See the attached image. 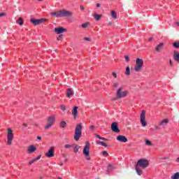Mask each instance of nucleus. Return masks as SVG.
Masks as SVG:
<instances>
[{
	"mask_svg": "<svg viewBox=\"0 0 179 179\" xmlns=\"http://www.w3.org/2000/svg\"><path fill=\"white\" fill-rule=\"evenodd\" d=\"M55 124V115L49 116L47 119V124L44 127V129H50Z\"/></svg>",
	"mask_w": 179,
	"mask_h": 179,
	"instance_id": "4",
	"label": "nucleus"
},
{
	"mask_svg": "<svg viewBox=\"0 0 179 179\" xmlns=\"http://www.w3.org/2000/svg\"><path fill=\"white\" fill-rule=\"evenodd\" d=\"M73 94L74 93H73V90H72V88L67 89L66 92V97H68V99H71V97H72Z\"/></svg>",
	"mask_w": 179,
	"mask_h": 179,
	"instance_id": "15",
	"label": "nucleus"
},
{
	"mask_svg": "<svg viewBox=\"0 0 179 179\" xmlns=\"http://www.w3.org/2000/svg\"><path fill=\"white\" fill-rule=\"evenodd\" d=\"M176 25L179 27V22H176Z\"/></svg>",
	"mask_w": 179,
	"mask_h": 179,
	"instance_id": "55",
	"label": "nucleus"
},
{
	"mask_svg": "<svg viewBox=\"0 0 179 179\" xmlns=\"http://www.w3.org/2000/svg\"><path fill=\"white\" fill-rule=\"evenodd\" d=\"M71 113H72L73 116L74 117V118H76V117H78V106H75L73 108V109L71 111Z\"/></svg>",
	"mask_w": 179,
	"mask_h": 179,
	"instance_id": "19",
	"label": "nucleus"
},
{
	"mask_svg": "<svg viewBox=\"0 0 179 179\" xmlns=\"http://www.w3.org/2000/svg\"><path fill=\"white\" fill-rule=\"evenodd\" d=\"M22 125H23V127H24L25 128H27V124L23 123Z\"/></svg>",
	"mask_w": 179,
	"mask_h": 179,
	"instance_id": "48",
	"label": "nucleus"
},
{
	"mask_svg": "<svg viewBox=\"0 0 179 179\" xmlns=\"http://www.w3.org/2000/svg\"><path fill=\"white\" fill-rule=\"evenodd\" d=\"M143 66V60L142 59L137 58L136 60V66L134 67V71L136 72H140Z\"/></svg>",
	"mask_w": 179,
	"mask_h": 179,
	"instance_id": "6",
	"label": "nucleus"
},
{
	"mask_svg": "<svg viewBox=\"0 0 179 179\" xmlns=\"http://www.w3.org/2000/svg\"><path fill=\"white\" fill-rule=\"evenodd\" d=\"M118 85H119L118 83H113V87L117 89V87H118Z\"/></svg>",
	"mask_w": 179,
	"mask_h": 179,
	"instance_id": "39",
	"label": "nucleus"
},
{
	"mask_svg": "<svg viewBox=\"0 0 179 179\" xmlns=\"http://www.w3.org/2000/svg\"><path fill=\"white\" fill-rule=\"evenodd\" d=\"M60 127L62 128H65V127H66V122L65 121H62L60 123Z\"/></svg>",
	"mask_w": 179,
	"mask_h": 179,
	"instance_id": "30",
	"label": "nucleus"
},
{
	"mask_svg": "<svg viewBox=\"0 0 179 179\" xmlns=\"http://www.w3.org/2000/svg\"><path fill=\"white\" fill-rule=\"evenodd\" d=\"M111 129L113 132H116L118 134L120 132V129L118 128V124L117 122H113L111 124Z\"/></svg>",
	"mask_w": 179,
	"mask_h": 179,
	"instance_id": "12",
	"label": "nucleus"
},
{
	"mask_svg": "<svg viewBox=\"0 0 179 179\" xmlns=\"http://www.w3.org/2000/svg\"><path fill=\"white\" fill-rule=\"evenodd\" d=\"M173 47L175 48H177V49H178L179 48V42H175V43H173Z\"/></svg>",
	"mask_w": 179,
	"mask_h": 179,
	"instance_id": "33",
	"label": "nucleus"
},
{
	"mask_svg": "<svg viewBox=\"0 0 179 179\" xmlns=\"http://www.w3.org/2000/svg\"><path fill=\"white\" fill-rule=\"evenodd\" d=\"M7 131V145H12V141H13V131L10 128H8Z\"/></svg>",
	"mask_w": 179,
	"mask_h": 179,
	"instance_id": "7",
	"label": "nucleus"
},
{
	"mask_svg": "<svg viewBox=\"0 0 179 179\" xmlns=\"http://www.w3.org/2000/svg\"><path fill=\"white\" fill-rule=\"evenodd\" d=\"M90 129H92V131H93L94 129V126H90Z\"/></svg>",
	"mask_w": 179,
	"mask_h": 179,
	"instance_id": "47",
	"label": "nucleus"
},
{
	"mask_svg": "<svg viewBox=\"0 0 179 179\" xmlns=\"http://www.w3.org/2000/svg\"><path fill=\"white\" fill-rule=\"evenodd\" d=\"M140 121L142 127H146V125H148V122H146V120L145 117V110H143L141 112Z\"/></svg>",
	"mask_w": 179,
	"mask_h": 179,
	"instance_id": "10",
	"label": "nucleus"
},
{
	"mask_svg": "<svg viewBox=\"0 0 179 179\" xmlns=\"http://www.w3.org/2000/svg\"><path fill=\"white\" fill-rule=\"evenodd\" d=\"M36 139H39V141L41 140V136H37Z\"/></svg>",
	"mask_w": 179,
	"mask_h": 179,
	"instance_id": "51",
	"label": "nucleus"
},
{
	"mask_svg": "<svg viewBox=\"0 0 179 179\" xmlns=\"http://www.w3.org/2000/svg\"><path fill=\"white\" fill-rule=\"evenodd\" d=\"M62 39V35H59V37L57 38V41H59Z\"/></svg>",
	"mask_w": 179,
	"mask_h": 179,
	"instance_id": "40",
	"label": "nucleus"
},
{
	"mask_svg": "<svg viewBox=\"0 0 179 179\" xmlns=\"http://www.w3.org/2000/svg\"><path fill=\"white\" fill-rule=\"evenodd\" d=\"M102 155H103V156H108V152H107V151H103V152H102Z\"/></svg>",
	"mask_w": 179,
	"mask_h": 179,
	"instance_id": "37",
	"label": "nucleus"
},
{
	"mask_svg": "<svg viewBox=\"0 0 179 179\" xmlns=\"http://www.w3.org/2000/svg\"><path fill=\"white\" fill-rule=\"evenodd\" d=\"M97 145H101L102 146H104L105 148H107L108 146L106 143L103 141H98L96 142Z\"/></svg>",
	"mask_w": 179,
	"mask_h": 179,
	"instance_id": "25",
	"label": "nucleus"
},
{
	"mask_svg": "<svg viewBox=\"0 0 179 179\" xmlns=\"http://www.w3.org/2000/svg\"><path fill=\"white\" fill-rule=\"evenodd\" d=\"M28 153H34L36 152V146L34 145H30L27 149Z\"/></svg>",
	"mask_w": 179,
	"mask_h": 179,
	"instance_id": "18",
	"label": "nucleus"
},
{
	"mask_svg": "<svg viewBox=\"0 0 179 179\" xmlns=\"http://www.w3.org/2000/svg\"><path fill=\"white\" fill-rule=\"evenodd\" d=\"M87 160H90V157H87Z\"/></svg>",
	"mask_w": 179,
	"mask_h": 179,
	"instance_id": "56",
	"label": "nucleus"
},
{
	"mask_svg": "<svg viewBox=\"0 0 179 179\" xmlns=\"http://www.w3.org/2000/svg\"><path fill=\"white\" fill-rule=\"evenodd\" d=\"M83 153L84 156H86L87 157L90 155V143L89 141H86L85 146L83 150Z\"/></svg>",
	"mask_w": 179,
	"mask_h": 179,
	"instance_id": "8",
	"label": "nucleus"
},
{
	"mask_svg": "<svg viewBox=\"0 0 179 179\" xmlns=\"http://www.w3.org/2000/svg\"><path fill=\"white\" fill-rule=\"evenodd\" d=\"M95 136H96V138H98V139H101V141H108V139H107L106 138H103V137L100 136V135H99V134H96Z\"/></svg>",
	"mask_w": 179,
	"mask_h": 179,
	"instance_id": "28",
	"label": "nucleus"
},
{
	"mask_svg": "<svg viewBox=\"0 0 179 179\" xmlns=\"http://www.w3.org/2000/svg\"><path fill=\"white\" fill-rule=\"evenodd\" d=\"M169 65H171V66H173V62H171V59L169 60Z\"/></svg>",
	"mask_w": 179,
	"mask_h": 179,
	"instance_id": "46",
	"label": "nucleus"
},
{
	"mask_svg": "<svg viewBox=\"0 0 179 179\" xmlns=\"http://www.w3.org/2000/svg\"><path fill=\"white\" fill-rule=\"evenodd\" d=\"M117 96L113 98L114 101L116 100H120V99H124L128 95V91H122V87H120L117 91Z\"/></svg>",
	"mask_w": 179,
	"mask_h": 179,
	"instance_id": "2",
	"label": "nucleus"
},
{
	"mask_svg": "<svg viewBox=\"0 0 179 179\" xmlns=\"http://www.w3.org/2000/svg\"><path fill=\"white\" fill-rule=\"evenodd\" d=\"M61 110H62V111H65V110H66V107H65V106H61Z\"/></svg>",
	"mask_w": 179,
	"mask_h": 179,
	"instance_id": "38",
	"label": "nucleus"
},
{
	"mask_svg": "<svg viewBox=\"0 0 179 179\" xmlns=\"http://www.w3.org/2000/svg\"><path fill=\"white\" fill-rule=\"evenodd\" d=\"M101 17H103L102 15H99L97 14V13H95L94 14V19L96 21L99 22V20H100V19H101Z\"/></svg>",
	"mask_w": 179,
	"mask_h": 179,
	"instance_id": "20",
	"label": "nucleus"
},
{
	"mask_svg": "<svg viewBox=\"0 0 179 179\" xmlns=\"http://www.w3.org/2000/svg\"><path fill=\"white\" fill-rule=\"evenodd\" d=\"M46 157H54V147H51L50 149L48 150V152L45 153Z\"/></svg>",
	"mask_w": 179,
	"mask_h": 179,
	"instance_id": "14",
	"label": "nucleus"
},
{
	"mask_svg": "<svg viewBox=\"0 0 179 179\" xmlns=\"http://www.w3.org/2000/svg\"><path fill=\"white\" fill-rule=\"evenodd\" d=\"M68 159H65V161L66 162Z\"/></svg>",
	"mask_w": 179,
	"mask_h": 179,
	"instance_id": "59",
	"label": "nucleus"
},
{
	"mask_svg": "<svg viewBox=\"0 0 179 179\" xmlns=\"http://www.w3.org/2000/svg\"><path fill=\"white\" fill-rule=\"evenodd\" d=\"M51 16H55V17H59V10L53 11L50 13Z\"/></svg>",
	"mask_w": 179,
	"mask_h": 179,
	"instance_id": "22",
	"label": "nucleus"
},
{
	"mask_svg": "<svg viewBox=\"0 0 179 179\" xmlns=\"http://www.w3.org/2000/svg\"><path fill=\"white\" fill-rule=\"evenodd\" d=\"M2 16H5V13H0V17H2Z\"/></svg>",
	"mask_w": 179,
	"mask_h": 179,
	"instance_id": "45",
	"label": "nucleus"
},
{
	"mask_svg": "<svg viewBox=\"0 0 179 179\" xmlns=\"http://www.w3.org/2000/svg\"><path fill=\"white\" fill-rule=\"evenodd\" d=\"M171 178L172 179H179V172H177L173 176H172Z\"/></svg>",
	"mask_w": 179,
	"mask_h": 179,
	"instance_id": "27",
	"label": "nucleus"
},
{
	"mask_svg": "<svg viewBox=\"0 0 179 179\" xmlns=\"http://www.w3.org/2000/svg\"><path fill=\"white\" fill-rule=\"evenodd\" d=\"M17 23H18L20 26H23V20H22V18H19V20L17 21Z\"/></svg>",
	"mask_w": 179,
	"mask_h": 179,
	"instance_id": "31",
	"label": "nucleus"
},
{
	"mask_svg": "<svg viewBox=\"0 0 179 179\" xmlns=\"http://www.w3.org/2000/svg\"><path fill=\"white\" fill-rule=\"evenodd\" d=\"M139 167L143 169H146V167H149V161L146 159H141L137 162L136 164L135 169L138 176H142L143 171Z\"/></svg>",
	"mask_w": 179,
	"mask_h": 179,
	"instance_id": "1",
	"label": "nucleus"
},
{
	"mask_svg": "<svg viewBox=\"0 0 179 179\" xmlns=\"http://www.w3.org/2000/svg\"><path fill=\"white\" fill-rule=\"evenodd\" d=\"M111 16L113 19H117V13L114 10H111Z\"/></svg>",
	"mask_w": 179,
	"mask_h": 179,
	"instance_id": "26",
	"label": "nucleus"
},
{
	"mask_svg": "<svg viewBox=\"0 0 179 179\" xmlns=\"http://www.w3.org/2000/svg\"><path fill=\"white\" fill-rule=\"evenodd\" d=\"M31 23L34 24V26H38V24H41L43 22H45V19H36V18H31L30 20Z\"/></svg>",
	"mask_w": 179,
	"mask_h": 179,
	"instance_id": "9",
	"label": "nucleus"
},
{
	"mask_svg": "<svg viewBox=\"0 0 179 179\" xmlns=\"http://www.w3.org/2000/svg\"><path fill=\"white\" fill-rule=\"evenodd\" d=\"M80 10H85V7H83V6H80Z\"/></svg>",
	"mask_w": 179,
	"mask_h": 179,
	"instance_id": "42",
	"label": "nucleus"
},
{
	"mask_svg": "<svg viewBox=\"0 0 179 179\" xmlns=\"http://www.w3.org/2000/svg\"><path fill=\"white\" fill-rule=\"evenodd\" d=\"M155 130L156 131L159 130V127H155Z\"/></svg>",
	"mask_w": 179,
	"mask_h": 179,
	"instance_id": "54",
	"label": "nucleus"
},
{
	"mask_svg": "<svg viewBox=\"0 0 179 179\" xmlns=\"http://www.w3.org/2000/svg\"><path fill=\"white\" fill-rule=\"evenodd\" d=\"M64 148H66V149H69V148H72V145H69V144H66L64 145Z\"/></svg>",
	"mask_w": 179,
	"mask_h": 179,
	"instance_id": "36",
	"label": "nucleus"
},
{
	"mask_svg": "<svg viewBox=\"0 0 179 179\" xmlns=\"http://www.w3.org/2000/svg\"><path fill=\"white\" fill-rule=\"evenodd\" d=\"M66 31V29L62 27H56L55 28V32L57 34H62V33H65Z\"/></svg>",
	"mask_w": 179,
	"mask_h": 179,
	"instance_id": "13",
	"label": "nucleus"
},
{
	"mask_svg": "<svg viewBox=\"0 0 179 179\" xmlns=\"http://www.w3.org/2000/svg\"><path fill=\"white\" fill-rule=\"evenodd\" d=\"M79 149H80V146L76 145L74 148V153H78L79 152Z\"/></svg>",
	"mask_w": 179,
	"mask_h": 179,
	"instance_id": "29",
	"label": "nucleus"
},
{
	"mask_svg": "<svg viewBox=\"0 0 179 179\" xmlns=\"http://www.w3.org/2000/svg\"><path fill=\"white\" fill-rule=\"evenodd\" d=\"M108 24H109L110 26H111V25L113 24V22H108Z\"/></svg>",
	"mask_w": 179,
	"mask_h": 179,
	"instance_id": "53",
	"label": "nucleus"
},
{
	"mask_svg": "<svg viewBox=\"0 0 179 179\" xmlns=\"http://www.w3.org/2000/svg\"><path fill=\"white\" fill-rule=\"evenodd\" d=\"M73 13H71L68 10H59V17H72Z\"/></svg>",
	"mask_w": 179,
	"mask_h": 179,
	"instance_id": "5",
	"label": "nucleus"
},
{
	"mask_svg": "<svg viewBox=\"0 0 179 179\" xmlns=\"http://www.w3.org/2000/svg\"><path fill=\"white\" fill-rule=\"evenodd\" d=\"M117 141H118V142H122V143H125L127 142H128V138H127V137L125 136H117L116 137Z\"/></svg>",
	"mask_w": 179,
	"mask_h": 179,
	"instance_id": "11",
	"label": "nucleus"
},
{
	"mask_svg": "<svg viewBox=\"0 0 179 179\" xmlns=\"http://www.w3.org/2000/svg\"><path fill=\"white\" fill-rule=\"evenodd\" d=\"M145 145L148 146H152V142L149 140H145Z\"/></svg>",
	"mask_w": 179,
	"mask_h": 179,
	"instance_id": "34",
	"label": "nucleus"
},
{
	"mask_svg": "<svg viewBox=\"0 0 179 179\" xmlns=\"http://www.w3.org/2000/svg\"><path fill=\"white\" fill-rule=\"evenodd\" d=\"M178 162H179V157H178Z\"/></svg>",
	"mask_w": 179,
	"mask_h": 179,
	"instance_id": "58",
	"label": "nucleus"
},
{
	"mask_svg": "<svg viewBox=\"0 0 179 179\" xmlns=\"http://www.w3.org/2000/svg\"><path fill=\"white\" fill-rule=\"evenodd\" d=\"M114 169H115V166H114L111 164H109L108 166L107 171H113V170H114Z\"/></svg>",
	"mask_w": 179,
	"mask_h": 179,
	"instance_id": "23",
	"label": "nucleus"
},
{
	"mask_svg": "<svg viewBox=\"0 0 179 179\" xmlns=\"http://www.w3.org/2000/svg\"><path fill=\"white\" fill-rule=\"evenodd\" d=\"M84 40H85V41H90V38H84Z\"/></svg>",
	"mask_w": 179,
	"mask_h": 179,
	"instance_id": "44",
	"label": "nucleus"
},
{
	"mask_svg": "<svg viewBox=\"0 0 179 179\" xmlns=\"http://www.w3.org/2000/svg\"><path fill=\"white\" fill-rule=\"evenodd\" d=\"M64 164L63 163H60L59 164V166H62Z\"/></svg>",
	"mask_w": 179,
	"mask_h": 179,
	"instance_id": "57",
	"label": "nucleus"
},
{
	"mask_svg": "<svg viewBox=\"0 0 179 179\" xmlns=\"http://www.w3.org/2000/svg\"><path fill=\"white\" fill-rule=\"evenodd\" d=\"M113 76H114V78H117V73L113 72Z\"/></svg>",
	"mask_w": 179,
	"mask_h": 179,
	"instance_id": "43",
	"label": "nucleus"
},
{
	"mask_svg": "<svg viewBox=\"0 0 179 179\" xmlns=\"http://www.w3.org/2000/svg\"><path fill=\"white\" fill-rule=\"evenodd\" d=\"M100 6H101L100 3H98L96 4V8H100Z\"/></svg>",
	"mask_w": 179,
	"mask_h": 179,
	"instance_id": "49",
	"label": "nucleus"
},
{
	"mask_svg": "<svg viewBox=\"0 0 179 179\" xmlns=\"http://www.w3.org/2000/svg\"><path fill=\"white\" fill-rule=\"evenodd\" d=\"M33 163H34V162H33V160H31V161H30V162H29V164H33Z\"/></svg>",
	"mask_w": 179,
	"mask_h": 179,
	"instance_id": "50",
	"label": "nucleus"
},
{
	"mask_svg": "<svg viewBox=\"0 0 179 179\" xmlns=\"http://www.w3.org/2000/svg\"><path fill=\"white\" fill-rule=\"evenodd\" d=\"M40 159H41V155H38L37 158L32 159V162L34 163L35 162H37V160H40Z\"/></svg>",
	"mask_w": 179,
	"mask_h": 179,
	"instance_id": "35",
	"label": "nucleus"
},
{
	"mask_svg": "<svg viewBox=\"0 0 179 179\" xmlns=\"http://www.w3.org/2000/svg\"><path fill=\"white\" fill-rule=\"evenodd\" d=\"M167 124H169V119H164L162 121L158 123V125H159V127H164L166 125H167Z\"/></svg>",
	"mask_w": 179,
	"mask_h": 179,
	"instance_id": "16",
	"label": "nucleus"
},
{
	"mask_svg": "<svg viewBox=\"0 0 179 179\" xmlns=\"http://www.w3.org/2000/svg\"><path fill=\"white\" fill-rule=\"evenodd\" d=\"M164 45V43H159V44L155 48V51H157V52H160V51H162V50H163Z\"/></svg>",
	"mask_w": 179,
	"mask_h": 179,
	"instance_id": "17",
	"label": "nucleus"
},
{
	"mask_svg": "<svg viewBox=\"0 0 179 179\" xmlns=\"http://www.w3.org/2000/svg\"><path fill=\"white\" fill-rule=\"evenodd\" d=\"M124 58H125L126 62H129V57H128V56H124Z\"/></svg>",
	"mask_w": 179,
	"mask_h": 179,
	"instance_id": "41",
	"label": "nucleus"
},
{
	"mask_svg": "<svg viewBox=\"0 0 179 179\" xmlns=\"http://www.w3.org/2000/svg\"><path fill=\"white\" fill-rule=\"evenodd\" d=\"M82 124H78L75 129L74 139L78 142L82 136Z\"/></svg>",
	"mask_w": 179,
	"mask_h": 179,
	"instance_id": "3",
	"label": "nucleus"
},
{
	"mask_svg": "<svg viewBox=\"0 0 179 179\" xmlns=\"http://www.w3.org/2000/svg\"><path fill=\"white\" fill-rule=\"evenodd\" d=\"M88 27H89V22H85L81 25V27H83V29H86Z\"/></svg>",
	"mask_w": 179,
	"mask_h": 179,
	"instance_id": "32",
	"label": "nucleus"
},
{
	"mask_svg": "<svg viewBox=\"0 0 179 179\" xmlns=\"http://www.w3.org/2000/svg\"><path fill=\"white\" fill-rule=\"evenodd\" d=\"M149 41H152V40H153V38H149Z\"/></svg>",
	"mask_w": 179,
	"mask_h": 179,
	"instance_id": "52",
	"label": "nucleus"
},
{
	"mask_svg": "<svg viewBox=\"0 0 179 179\" xmlns=\"http://www.w3.org/2000/svg\"><path fill=\"white\" fill-rule=\"evenodd\" d=\"M125 75H127V76H129V75H131V69L129 68V66H127L126 68Z\"/></svg>",
	"mask_w": 179,
	"mask_h": 179,
	"instance_id": "24",
	"label": "nucleus"
},
{
	"mask_svg": "<svg viewBox=\"0 0 179 179\" xmlns=\"http://www.w3.org/2000/svg\"><path fill=\"white\" fill-rule=\"evenodd\" d=\"M173 59L176 62L179 63V53H177L176 51L173 53Z\"/></svg>",
	"mask_w": 179,
	"mask_h": 179,
	"instance_id": "21",
	"label": "nucleus"
}]
</instances>
